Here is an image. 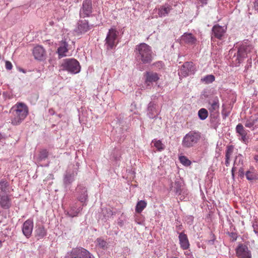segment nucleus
Wrapping results in <instances>:
<instances>
[{"label":"nucleus","instance_id":"4d7b16f0","mask_svg":"<svg viewBox=\"0 0 258 258\" xmlns=\"http://www.w3.org/2000/svg\"><path fill=\"white\" fill-rule=\"evenodd\" d=\"M254 159L258 162V154L255 156Z\"/></svg>","mask_w":258,"mask_h":258},{"label":"nucleus","instance_id":"dca6fc26","mask_svg":"<svg viewBox=\"0 0 258 258\" xmlns=\"http://www.w3.org/2000/svg\"><path fill=\"white\" fill-rule=\"evenodd\" d=\"M34 227L33 219H28L24 222L22 226V232L25 236L29 238L31 237Z\"/></svg>","mask_w":258,"mask_h":258},{"label":"nucleus","instance_id":"ddd939ff","mask_svg":"<svg viewBox=\"0 0 258 258\" xmlns=\"http://www.w3.org/2000/svg\"><path fill=\"white\" fill-rule=\"evenodd\" d=\"M94 27V25L89 24L88 20L80 19L77 24L75 31L78 34H83L89 31Z\"/></svg>","mask_w":258,"mask_h":258},{"label":"nucleus","instance_id":"8fccbe9b","mask_svg":"<svg viewBox=\"0 0 258 258\" xmlns=\"http://www.w3.org/2000/svg\"><path fill=\"white\" fill-rule=\"evenodd\" d=\"M222 115L224 116L225 117H226L229 115V113H226L225 112L224 109H223L222 111Z\"/></svg>","mask_w":258,"mask_h":258},{"label":"nucleus","instance_id":"473e14b6","mask_svg":"<svg viewBox=\"0 0 258 258\" xmlns=\"http://www.w3.org/2000/svg\"><path fill=\"white\" fill-rule=\"evenodd\" d=\"M146 206L147 203L145 201H140L136 205L135 209L136 212L138 213H141Z\"/></svg>","mask_w":258,"mask_h":258},{"label":"nucleus","instance_id":"f03ea898","mask_svg":"<svg viewBox=\"0 0 258 258\" xmlns=\"http://www.w3.org/2000/svg\"><path fill=\"white\" fill-rule=\"evenodd\" d=\"M135 55L136 60L139 63L145 64L150 63L154 56L151 47L145 43L136 45Z\"/></svg>","mask_w":258,"mask_h":258},{"label":"nucleus","instance_id":"9d476101","mask_svg":"<svg viewBox=\"0 0 258 258\" xmlns=\"http://www.w3.org/2000/svg\"><path fill=\"white\" fill-rule=\"evenodd\" d=\"M226 27L221 26L219 24L213 26L211 35V40L215 41L216 39L222 40L226 32Z\"/></svg>","mask_w":258,"mask_h":258},{"label":"nucleus","instance_id":"f704fd0d","mask_svg":"<svg viewBox=\"0 0 258 258\" xmlns=\"http://www.w3.org/2000/svg\"><path fill=\"white\" fill-rule=\"evenodd\" d=\"M208 116V111L205 108H201L198 111V116L202 120L206 119Z\"/></svg>","mask_w":258,"mask_h":258},{"label":"nucleus","instance_id":"603ef678","mask_svg":"<svg viewBox=\"0 0 258 258\" xmlns=\"http://www.w3.org/2000/svg\"><path fill=\"white\" fill-rule=\"evenodd\" d=\"M200 1L202 5H206L208 0H200Z\"/></svg>","mask_w":258,"mask_h":258},{"label":"nucleus","instance_id":"c756f323","mask_svg":"<svg viewBox=\"0 0 258 258\" xmlns=\"http://www.w3.org/2000/svg\"><path fill=\"white\" fill-rule=\"evenodd\" d=\"M258 121V117L255 118H250L249 119H247L244 125L245 127L250 128L252 131L254 130L255 129L257 128V125L255 124Z\"/></svg>","mask_w":258,"mask_h":258},{"label":"nucleus","instance_id":"f257e3e1","mask_svg":"<svg viewBox=\"0 0 258 258\" xmlns=\"http://www.w3.org/2000/svg\"><path fill=\"white\" fill-rule=\"evenodd\" d=\"M29 113V109L26 104L17 102L10 110L11 114L10 122L13 125H20L26 118Z\"/></svg>","mask_w":258,"mask_h":258},{"label":"nucleus","instance_id":"c03bdc74","mask_svg":"<svg viewBox=\"0 0 258 258\" xmlns=\"http://www.w3.org/2000/svg\"><path fill=\"white\" fill-rule=\"evenodd\" d=\"M228 234L231 237L232 241H236L237 238V235L236 233L234 232H228Z\"/></svg>","mask_w":258,"mask_h":258},{"label":"nucleus","instance_id":"72a5a7b5","mask_svg":"<svg viewBox=\"0 0 258 258\" xmlns=\"http://www.w3.org/2000/svg\"><path fill=\"white\" fill-rule=\"evenodd\" d=\"M0 190L4 193L9 192V184L6 180L2 179L0 181Z\"/></svg>","mask_w":258,"mask_h":258},{"label":"nucleus","instance_id":"ea45409f","mask_svg":"<svg viewBox=\"0 0 258 258\" xmlns=\"http://www.w3.org/2000/svg\"><path fill=\"white\" fill-rule=\"evenodd\" d=\"M102 214L105 218H109L113 215V213L110 209H105L102 210Z\"/></svg>","mask_w":258,"mask_h":258},{"label":"nucleus","instance_id":"0eeeda50","mask_svg":"<svg viewBox=\"0 0 258 258\" xmlns=\"http://www.w3.org/2000/svg\"><path fill=\"white\" fill-rule=\"evenodd\" d=\"M93 6L92 0H83L79 11L80 19L91 17L93 16Z\"/></svg>","mask_w":258,"mask_h":258},{"label":"nucleus","instance_id":"bf43d9fd","mask_svg":"<svg viewBox=\"0 0 258 258\" xmlns=\"http://www.w3.org/2000/svg\"><path fill=\"white\" fill-rule=\"evenodd\" d=\"M2 241L0 240V248L2 247Z\"/></svg>","mask_w":258,"mask_h":258},{"label":"nucleus","instance_id":"864d4df0","mask_svg":"<svg viewBox=\"0 0 258 258\" xmlns=\"http://www.w3.org/2000/svg\"><path fill=\"white\" fill-rule=\"evenodd\" d=\"M182 226L181 224H180L179 225H177L176 226V228L178 230H181L182 229Z\"/></svg>","mask_w":258,"mask_h":258},{"label":"nucleus","instance_id":"37998d69","mask_svg":"<svg viewBox=\"0 0 258 258\" xmlns=\"http://www.w3.org/2000/svg\"><path fill=\"white\" fill-rule=\"evenodd\" d=\"M244 175H245V173H244V171L243 167L240 166L238 170V176L242 179L244 178Z\"/></svg>","mask_w":258,"mask_h":258},{"label":"nucleus","instance_id":"6ab92c4d","mask_svg":"<svg viewBox=\"0 0 258 258\" xmlns=\"http://www.w3.org/2000/svg\"><path fill=\"white\" fill-rule=\"evenodd\" d=\"M179 234L178 239L181 248L186 250L189 248L190 244L186 234L184 232H177Z\"/></svg>","mask_w":258,"mask_h":258},{"label":"nucleus","instance_id":"39448f33","mask_svg":"<svg viewBox=\"0 0 258 258\" xmlns=\"http://www.w3.org/2000/svg\"><path fill=\"white\" fill-rule=\"evenodd\" d=\"M118 32L115 28H111L109 30L105 40V46L107 50H111L114 48L118 43L117 36Z\"/></svg>","mask_w":258,"mask_h":258},{"label":"nucleus","instance_id":"4be33fe9","mask_svg":"<svg viewBox=\"0 0 258 258\" xmlns=\"http://www.w3.org/2000/svg\"><path fill=\"white\" fill-rule=\"evenodd\" d=\"M77 175V171H73L72 172H71L70 171H67L63 177L64 184L66 186H67L72 184V183L75 180V177Z\"/></svg>","mask_w":258,"mask_h":258},{"label":"nucleus","instance_id":"a211bd4d","mask_svg":"<svg viewBox=\"0 0 258 258\" xmlns=\"http://www.w3.org/2000/svg\"><path fill=\"white\" fill-rule=\"evenodd\" d=\"M210 106L208 109L211 115H215L218 112L219 109V100L218 97H215L212 100L209 101Z\"/></svg>","mask_w":258,"mask_h":258},{"label":"nucleus","instance_id":"680f3d73","mask_svg":"<svg viewBox=\"0 0 258 258\" xmlns=\"http://www.w3.org/2000/svg\"><path fill=\"white\" fill-rule=\"evenodd\" d=\"M256 125H257V128H258V124H257Z\"/></svg>","mask_w":258,"mask_h":258},{"label":"nucleus","instance_id":"cd10ccee","mask_svg":"<svg viewBox=\"0 0 258 258\" xmlns=\"http://www.w3.org/2000/svg\"><path fill=\"white\" fill-rule=\"evenodd\" d=\"M82 210V207H78L76 204H74L70 207V210L67 212V214L71 217H76Z\"/></svg>","mask_w":258,"mask_h":258},{"label":"nucleus","instance_id":"a878e982","mask_svg":"<svg viewBox=\"0 0 258 258\" xmlns=\"http://www.w3.org/2000/svg\"><path fill=\"white\" fill-rule=\"evenodd\" d=\"M243 167V156L241 154L236 156L234 162L233 167L231 170V174L233 177H234V171L237 168V167Z\"/></svg>","mask_w":258,"mask_h":258},{"label":"nucleus","instance_id":"423d86ee","mask_svg":"<svg viewBox=\"0 0 258 258\" xmlns=\"http://www.w3.org/2000/svg\"><path fill=\"white\" fill-rule=\"evenodd\" d=\"M65 258H94L93 255L83 247H76L67 253Z\"/></svg>","mask_w":258,"mask_h":258},{"label":"nucleus","instance_id":"2eb2a0df","mask_svg":"<svg viewBox=\"0 0 258 258\" xmlns=\"http://www.w3.org/2000/svg\"><path fill=\"white\" fill-rule=\"evenodd\" d=\"M147 116L151 119L156 118L160 112L158 105L154 102H150L147 107Z\"/></svg>","mask_w":258,"mask_h":258},{"label":"nucleus","instance_id":"a18cd8bd","mask_svg":"<svg viewBox=\"0 0 258 258\" xmlns=\"http://www.w3.org/2000/svg\"><path fill=\"white\" fill-rule=\"evenodd\" d=\"M5 67L7 70H11L13 68V65L10 61L7 60L6 61Z\"/></svg>","mask_w":258,"mask_h":258},{"label":"nucleus","instance_id":"58836bf2","mask_svg":"<svg viewBox=\"0 0 258 258\" xmlns=\"http://www.w3.org/2000/svg\"><path fill=\"white\" fill-rule=\"evenodd\" d=\"M48 156V152L46 149H42L40 151L39 158L40 160H45Z\"/></svg>","mask_w":258,"mask_h":258},{"label":"nucleus","instance_id":"09e8293b","mask_svg":"<svg viewBox=\"0 0 258 258\" xmlns=\"http://www.w3.org/2000/svg\"><path fill=\"white\" fill-rule=\"evenodd\" d=\"M48 112L50 115H53L55 113V111L52 108L49 109L48 110Z\"/></svg>","mask_w":258,"mask_h":258},{"label":"nucleus","instance_id":"a19ab883","mask_svg":"<svg viewBox=\"0 0 258 258\" xmlns=\"http://www.w3.org/2000/svg\"><path fill=\"white\" fill-rule=\"evenodd\" d=\"M232 153L233 148L231 147H228L226 150L225 159H230Z\"/></svg>","mask_w":258,"mask_h":258},{"label":"nucleus","instance_id":"052dcab7","mask_svg":"<svg viewBox=\"0 0 258 258\" xmlns=\"http://www.w3.org/2000/svg\"><path fill=\"white\" fill-rule=\"evenodd\" d=\"M190 218L191 219V220H193V219H194V217H193L192 216H190Z\"/></svg>","mask_w":258,"mask_h":258},{"label":"nucleus","instance_id":"412c9836","mask_svg":"<svg viewBox=\"0 0 258 258\" xmlns=\"http://www.w3.org/2000/svg\"><path fill=\"white\" fill-rule=\"evenodd\" d=\"M68 43L66 40H62L60 42L59 46L57 50L58 58H60L66 56V53L68 51Z\"/></svg>","mask_w":258,"mask_h":258},{"label":"nucleus","instance_id":"2f4dec72","mask_svg":"<svg viewBox=\"0 0 258 258\" xmlns=\"http://www.w3.org/2000/svg\"><path fill=\"white\" fill-rule=\"evenodd\" d=\"M215 80V77L213 75H207L201 79V82L205 84H209Z\"/></svg>","mask_w":258,"mask_h":258},{"label":"nucleus","instance_id":"aec40b11","mask_svg":"<svg viewBox=\"0 0 258 258\" xmlns=\"http://www.w3.org/2000/svg\"><path fill=\"white\" fill-rule=\"evenodd\" d=\"M181 41L189 45H194L197 43V38L190 33H184L181 37Z\"/></svg>","mask_w":258,"mask_h":258},{"label":"nucleus","instance_id":"6e6d98bb","mask_svg":"<svg viewBox=\"0 0 258 258\" xmlns=\"http://www.w3.org/2000/svg\"><path fill=\"white\" fill-rule=\"evenodd\" d=\"M113 157H114V159H115V160H119V157H120V156H119V157H117V156H113Z\"/></svg>","mask_w":258,"mask_h":258},{"label":"nucleus","instance_id":"7c9ffc66","mask_svg":"<svg viewBox=\"0 0 258 258\" xmlns=\"http://www.w3.org/2000/svg\"><path fill=\"white\" fill-rule=\"evenodd\" d=\"M35 233L38 239H41L46 236L47 231L43 225H38L35 230Z\"/></svg>","mask_w":258,"mask_h":258},{"label":"nucleus","instance_id":"20e7f679","mask_svg":"<svg viewBox=\"0 0 258 258\" xmlns=\"http://www.w3.org/2000/svg\"><path fill=\"white\" fill-rule=\"evenodd\" d=\"M61 67L62 70L67 71L73 74L79 73L81 70V66L79 61L75 58L64 59Z\"/></svg>","mask_w":258,"mask_h":258},{"label":"nucleus","instance_id":"3c124183","mask_svg":"<svg viewBox=\"0 0 258 258\" xmlns=\"http://www.w3.org/2000/svg\"><path fill=\"white\" fill-rule=\"evenodd\" d=\"M225 165L228 167L230 165V159H225Z\"/></svg>","mask_w":258,"mask_h":258},{"label":"nucleus","instance_id":"1a4fd4ad","mask_svg":"<svg viewBox=\"0 0 258 258\" xmlns=\"http://www.w3.org/2000/svg\"><path fill=\"white\" fill-rule=\"evenodd\" d=\"M182 186L183 182L178 179H176L174 182L171 183L170 190H172L176 195L180 196L179 198L180 200L184 199V195L187 194Z\"/></svg>","mask_w":258,"mask_h":258},{"label":"nucleus","instance_id":"7ed1b4c3","mask_svg":"<svg viewBox=\"0 0 258 258\" xmlns=\"http://www.w3.org/2000/svg\"><path fill=\"white\" fill-rule=\"evenodd\" d=\"M201 136V133L196 131H190L183 138L182 145L186 148L193 147L200 141Z\"/></svg>","mask_w":258,"mask_h":258},{"label":"nucleus","instance_id":"4c0bfd02","mask_svg":"<svg viewBox=\"0 0 258 258\" xmlns=\"http://www.w3.org/2000/svg\"><path fill=\"white\" fill-rule=\"evenodd\" d=\"M180 163L184 166H189L191 164V161L185 156H180L179 157Z\"/></svg>","mask_w":258,"mask_h":258},{"label":"nucleus","instance_id":"b1692460","mask_svg":"<svg viewBox=\"0 0 258 258\" xmlns=\"http://www.w3.org/2000/svg\"><path fill=\"white\" fill-rule=\"evenodd\" d=\"M0 206L6 210L11 207V200L8 195L0 196Z\"/></svg>","mask_w":258,"mask_h":258},{"label":"nucleus","instance_id":"49530a36","mask_svg":"<svg viewBox=\"0 0 258 258\" xmlns=\"http://www.w3.org/2000/svg\"><path fill=\"white\" fill-rule=\"evenodd\" d=\"M125 220L121 218H118L117 220V224L120 227H122L124 225Z\"/></svg>","mask_w":258,"mask_h":258},{"label":"nucleus","instance_id":"5701e85b","mask_svg":"<svg viewBox=\"0 0 258 258\" xmlns=\"http://www.w3.org/2000/svg\"><path fill=\"white\" fill-rule=\"evenodd\" d=\"M145 76L146 77L145 83L148 86L156 82L159 79L158 75L156 73L147 72Z\"/></svg>","mask_w":258,"mask_h":258},{"label":"nucleus","instance_id":"13d9d810","mask_svg":"<svg viewBox=\"0 0 258 258\" xmlns=\"http://www.w3.org/2000/svg\"><path fill=\"white\" fill-rule=\"evenodd\" d=\"M157 64H160L161 66L162 64V63L161 62H158V63H157Z\"/></svg>","mask_w":258,"mask_h":258},{"label":"nucleus","instance_id":"de8ad7c7","mask_svg":"<svg viewBox=\"0 0 258 258\" xmlns=\"http://www.w3.org/2000/svg\"><path fill=\"white\" fill-rule=\"evenodd\" d=\"M254 8L258 12V0H255L254 3Z\"/></svg>","mask_w":258,"mask_h":258},{"label":"nucleus","instance_id":"5fc2aeb1","mask_svg":"<svg viewBox=\"0 0 258 258\" xmlns=\"http://www.w3.org/2000/svg\"><path fill=\"white\" fill-rule=\"evenodd\" d=\"M214 240H215L214 239L213 240H209L208 242H209V243H210L211 244H213L214 243Z\"/></svg>","mask_w":258,"mask_h":258},{"label":"nucleus","instance_id":"393cba45","mask_svg":"<svg viewBox=\"0 0 258 258\" xmlns=\"http://www.w3.org/2000/svg\"><path fill=\"white\" fill-rule=\"evenodd\" d=\"M236 131L241 137V140L243 142H246L247 140V131L244 128L243 126L241 123H239L236 125Z\"/></svg>","mask_w":258,"mask_h":258},{"label":"nucleus","instance_id":"bb28decb","mask_svg":"<svg viewBox=\"0 0 258 258\" xmlns=\"http://www.w3.org/2000/svg\"><path fill=\"white\" fill-rule=\"evenodd\" d=\"M171 9V7L168 5L162 6L158 9V15L160 17H165L168 15Z\"/></svg>","mask_w":258,"mask_h":258},{"label":"nucleus","instance_id":"c9c22d12","mask_svg":"<svg viewBox=\"0 0 258 258\" xmlns=\"http://www.w3.org/2000/svg\"><path fill=\"white\" fill-rule=\"evenodd\" d=\"M152 143L154 144V146L159 151H161L165 148V146L162 144L160 140H156L155 139L152 141Z\"/></svg>","mask_w":258,"mask_h":258},{"label":"nucleus","instance_id":"6e6552de","mask_svg":"<svg viewBox=\"0 0 258 258\" xmlns=\"http://www.w3.org/2000/svg\"><path fill=\"white\" fill-rule=\"evenodd\" d=\"M252 46L246 42L242 43L238 47L237 55L235 58L236 64H239L247 56V54L252 49Z\"/></svg>","mask_w":258,"mask_h":258},{"label":"nucleus","instance_id":"e433bc0d","mask_svg":"<svg viewBox=\"0 0 258 258\" xmlns=\"http://www.w3.org/2000/svg\"><path fill=\"white\" fill-rule=\"evenodd\" d=\"M96 245L100 248L105 249L107 247V243L101 238H98L96 241Z\"/></svg>","mask_w":258,"mask_h":258},{"label":"nucleus","instance_id":"f8f14e48","mask_svg":"<svg viewBox=\"0 0 258 258\" xmlns=\"http://www.w3.org/2000/svg\"><path fill=\"white\" fill-rule=\"evenodd\" d=\"M196 71V67L192 62H185L181 66L179 75L182 77H186L191 75H194Z\"/></svg>","mask_w":258,"mask_h":258},{"label":"nucleus","instance_id":"9b49d317","mask_svg":"<svg viewBox=\"0 0 258 258\" xmlns=\"http://www.w3.org/2000/svg\"><path fill=\"white\" fill-rule=\"evenodd\" d=\"M77 199L82 203V206H86V202L88 201V192L85 186L82 184H78L76 188V195Z\"/></svg>","mask_w":258,"mask_h":258},{"label":"nucleus","instance_id":"c85d7f7f","mask_svg":"<svg viewBox=\"0 0 258 258\" xmlns=\"http://www.w3.org/2000/svg\"><path fill=\"white\" fill-rule=\"evenodd\" d=\"M245 176L246 179L249 181L258 179V173L253 168L246 172Z\"/></svg>","mask_w":258,"mask_h":258},{"label":"nucleus","instance_id":"79ce46f5","mask_svg":"<svg viewBox=\"0 0 258 258\" xmlns=\"http://www.w3.org/2000/svg\"><path fill=\"white\" fill-rule=\"evenodd\" d=\"M253 230L255 234L258 236V221L255 220L252 223Z\"/></svg>","mask_w":258,"mask_h":258},{"label":"nucleus","instance_id":"4468645a","mask_svg":"<svg viewBox=\"0 0 258 258\" xmlns=\"http://www.w3.org/2000/svg\"><path fill=\"white\" fill-rule=\"evenodd\" d=\"M235 250L238 258H251V251L246 245L239 244Z\"/></svg>","mask_w":258,"mask_h":258},{"label":"nucleus","instance_id":"f3484780","mask_svg":"<svg viewBox=\"0 0 258 258\" xmlns=\"http://www.w3.org/2000/svg\"><path fill=\"white\" fill-rule=\"evenodd\" d=\"M32 53L35 59L42 61L46 58V52L44 48L41 45H37L34 47Z\"/></svg>","mask_w":258,"mask_h":258}]
</instances>
